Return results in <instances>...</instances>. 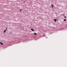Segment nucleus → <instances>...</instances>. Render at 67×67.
Instances as JSON below:
<instances>
[{
    "label": "nucleus",
    "mask_w": 67,
    "mask_h": 67,
    "mask_svg": "<svg viewBox=\"0 0 67 67\" xmlns=\"http://www.w3.org/2000/svg\"><path fill=\"white\" fill-rule=\"evenodd\" d=\"M51 7H52L53 8V4H51Z\"/></svg>",
    "instance_id": "1"
},
{
    "label": "nucleus",
    "mask_w": 67,
    "mask_h": 67,
    "mask_svg": "<svg viewBox=\"0 0 67 67\" xmlns=\"http://www.w3.org/2000/svg\"><path fill=\"white\" fill-rule=\"evenodd\" d=\"M31 30L32 31H34V29H31Z\"/></svg>",
    "instance_id": "2"
},
{
    "label": "nucleus",
    "mask_w": 67,
    "mask_h": 67,
    "mask_svg": "<svg viewBox=\"0 0 67 67\" xmlns=\"http://www.w3.org/2000/svg\"><path fill=\"white\" fill-rule=\"evenodd\" d=\"M0 43L1 44V45H3V43L2 42H0Z\"/></svg>",
    "instance_id": "3"
},
{
    "label": "nucleus",
    "mask_w": 67,
    "mask_h": 67,
    "mask_svg": "<svg viewBox=\"0 0 67 67\" xmlns=\"http://www.w3.org/2000/svg\"><path fill=\"white\" fill-rule=\"evenodd\" d=\"M5 29L4 30V33H5Z\"/></svg>",
    "instance_id": "4"
},
{
    "label": "nucleus",
    "mask_w": 67,
    "mask_h": 67,
    "mask_svg": "<svg viewBox=\"0 0 67 67\" xmlns=\"http://www.w3.org/2000/svg\"><path fill=\"white\" fill-rule=\"evenodd\" d=\"M54 21H55V22H56V20L55 19H54Z\"/></svg>",
    "instance_id": "5"
},
{
    "label": "nucleus",
    "mask_w": 67,
    "mask_h": 67,
    "mask_svg": "<svg viewBox=\"0 0 67 67\" xmlns=\"http://www.w3.org/2000/svg\"><path fill=\"white\" fill-rule=\"evenodd\" d=\"M34 34L35 35H36V33H35V32L34 33Z\"/></svg>",
    "instance_id": "6"
},
{
    "label": "nucleus",
    "mask_w": 67,
    "mask_h": 67,
    "mask_svg": "<svg viewBox=\"0 0 67 67\" xmlns=\"http://www.w3.org/2000/svg\"><path fill=\"white\" fill-rule=\"evenodd\" d=\"M64 21H66V19H64Z\"/></svg>",
    "instance_id": "7"
},
{
    "label": "nucleus",
    "mask_w": 67,
    "mask_h": 67,
    "mask_svg": "<svg viewBox=\"0 0 67 67\" xmlns=\"http://www.w3.org/2000/svg\"><path fill=\"white\" fill-rule=\"evenodd\" d=\"M22 11V9H20V11Z\"/></svg>",
    "instance_id": "8"
},
{
    "label": "nucleus",
    "mask_w": 67,
    "mask_h": 67,
    "mask_svg": "<svg viewBox=\"0 0 67 67\" xmlns=\"http://www.w3.org/2000/svg\"><path fill=\"white\" fill-rule=\"evenodd\" d=\"M64 18H66V16H64Z\"/></svg>",
    "instance_id": "9"
},
{
    "label": "nucleus",
    "mask_w": 67,
    "mask_h": 67,
    "mask_svg": "<svg viewBox=\"0 0 67 67\" xmlns=\"http://www.w3.org/2000/svg\"><path fill=\"white\" fill-rule=\"evenodd\" d=\"M6 30H7V28H6Z\"/></svg>",
    "instance_id": "10"
}]
</instances>
